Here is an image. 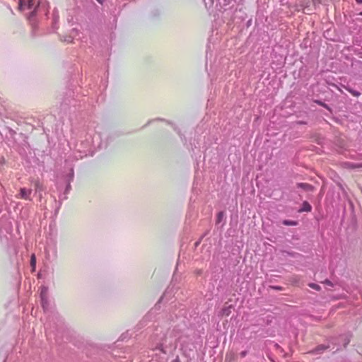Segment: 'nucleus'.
Here are the masks:
<instances>
[{"mask_svg":"<svg viewBox=\"0 0 362 362\" xmlns=\"http://www.w3.org/2000/svg\"><path fill=\"white\" fill-rule=\"evenodd\" d=\"M175 342L176 339L170 335L169 338L165 337V339L162 340V341L156 343V345L153 347L152 349L159 350L162 353L166 354L168 347L171 349L173 346H175Z\"/></svg>","mask_w":362,"mask_h":362,"instance_id":"f257e3e1","label":"nucleus"},{"mask_svg":"<svg viewBox=\"0 0 362 362\" xmlns=\"http://www.w3.org/2000/svg\"><path fill=\"white\" fill-rule=\"evenodd\" d=\"M32 193V189H26V188H21L19 194L16 195L17 198L23 199L25 200L31 201L30 194Z\"/></svg>","mask_w":362,"mask_h":362,"instance_id":"f03ea898","label":"nucleus"},{"mask_svg":"<svg viewBox=\"0 0 362 362\" xmlns=\"http://www.w3.org/2000/svg\"><path fill=\"white\" fill-rule=\"evenodd\" d=\"M35 6V0H28L25 1V0H19L18 7L20 10H23L25 8L28 9H32Z\"/></svg>","mask_w":362,"mask_h":362,"instance_id":"7ed1b4c3","label":"nucleus"},{"mask_svg":"<svg viewBox=\"0 0 362 362\" xmlns=\"http://www.w3.org/2000/svg\"><path fill=\"white\" fill-rule=\"evenodd\" d=\"M233 308V305H230L228 306H224L218 313V316L220 317H228L231 313V310Z\"/></svg>","mask_w":362,"mask_h":362,"instance_id":"20e7f679","label":"nucleus"},{"mask_svg":"<svg viewBox=\"0 0 362 362\" xmlns=\"http://www.w3.org/2000/svg\"><path fill=\"white\" fill-rule=\"evenodd\" d=\"M297 187L303 189L304 191L310 192L313 191L314 187L308 183L299 182L296 185Z\"/></svg>","mask_w":362,"mask_h":362,"instance_id":"39448f33","label":"nucleus"},{"mask_svg":"<svg viewBox=\"0 0 362 362\" xmlns=\"http://www.w3.org/2000/svg\"><path fill=\"white\" fill-rule=\"evenodd\" d=\"M33 183H34L35 192H42L45 190V187H44L43 184L39 180H34Z\"/></svg>","mask_w":362,"mask_h":362,"instance_id":"423d86ee","label":"nucleus"},{"mask_svg":"<svg viewBox=\"0 0 362 362\" xmlns=\"http://www.w3.org/2000/svg\"><path fill=\"white\" fill-rule=\"evenodd\" d=\"M342 87L347 91H349L354 96L358 97L361 95V93L359 91L354 90L349 86L342 85Z\"/></svg>","mask_w":362,"mask_h":362,"instance_id":"0eeeda50","label":"nucleus"},{"mask_svg":"<svg viewBox=\"0 0 362 362\" xmlns=\"http://www.w3.org/2000/svg\"><path fill=\"white\" fill-rule=\"evenodd\" d=\"M342 87L347 91H349L354 96L358 97L361 95V93L359 91L354 90L349 86L342 85Z\"/></svg>","mask_w":362,"mask_h":362,"instance_id":"6e6552de","label":"nucleus"},{"mask_svg":"<svg viewBox=\"0 0 362 362\" xmlns=\"http://www.w3.org/2000/svg\"><path fill=\"white\" fill-rule=\"evenodd\" d=\"M311 210H312L311 205L307 201H305L303 202L302 208L299 210V211L300 212H301V211L310 212V211H311Z\"/></svg>","mask_w":362,"mask_h":362,"instance_id":"1a4fd4ad","label":"nucleus"},{"mask_svg":"<svg viewBox=\"0 0 362 362\" xmlns=\"http://www.w3.org/2000/svg\"><path fill=\"white\" fill-rule=\"evenodd\" d=\"M41 300V305L44 310L45 312L49 310V300L48 297L47 298H42Z\"/></svg>","mask_w":362,"mask_h":362,"instance_id":"9d476101","label":"nucleus"},{"mask_svg":"<svg viewBox=\"0 0 362 362\" xmlns=\"http://www.w3.org/2000/svg\"><path fill=\"white\" fill-rule=\"evenodd\" d=\"M48 297V288L47 286H42L41 288L40 298Z\"/></svg>","mask_w":362,"mask_h":362,"instance_id":"9b49d317","label":"nucleus"},{"mask_svg":"<svg viewBox=\"0 0 362 362\" xmlns=\"http://www.w3.org/2000/svg\"><path fill=\"white\" fill-rule=\"evenodd\" d=\"M328 348L327 346H325V345H319L317 346L315 349L313 351L314 353H316V354H319V353H321L322 351H325V349H327Z\"/></svg>","mask_w":362,"mask_h":362,"instance_id":"f8f14e48","label":"nucleus"},{"mask_svg":"<svg viewBox=\"0 0 362 362\" xmlns=\"http://www.w3.org/2000/svg\"><path fill=\"white\" fill-rule=\"evenodd\" d=\"M315 103L318 104L319 105L326 108L327 110H328L330 112H332V109L329 107V106L328 105H327L326 103H325L324 102L321 101V100H315Z\"/></svg>","mask_w":362,"mask_h":362,"instance_id":"ddd939ff","label":"nucleus"},{"mask_svg":"<svg viewBox=\"0 0 362 362\" xmlns=\"http://www.w3.org/2000/svg\"><path fill=\"white\" fill-rule=\"evenodd\" d=\"M283 224L285 226H296L297 222L291 220H284L283 221Z\"/></svg>","mask_w":362,"mask_h":362,"instance_id":"4468645a","label":"nucleus"},{"mask_svg":"<svg viewBox=\"0 0 362 362\" xmlns=\"http://www.w3.org/2000/svg\"><path fill=\"white\" fill-rule=\"evenodd\" d=\"M308 286L313 289L316 290V291H320V289H321V287L318 284H315V283L308 284Z\"/></svg>","mask_w":362,"mask_h":362,"instance_id":"2eb2a0df","label":"nucleus"},{"mask_svg":"<svg viewBox=\"0 0 362 362\" xmlns=\"http://www.w3.org/2000/svg\"><path fill=\"white\" fill-rule=\"evenodd\" d=\"M59 16L57 14H53V29H57L56 25L58 23Z\"/></svg>","mask_w":362,"mask_h":362,"instance_id":"dca6fc26","label":"nucleus"},{"mask_svg":"<svg viewBox=\"0 0 362 362\" xmlns=\"http://www.w3.org/2000/svg\"><path fill=\"white\" fill-rule=\"evenodd\" d=\"M74 175V170H73V168H71V170H70V173L67 175V181H68V182H71L73 180Z\"/></svg>","mask_w":362,"mask_h":362,"instance_id":"f3484780","label":"nucleus"},{"mask_svg":"<svg viewBox=\"0 0 362 362\" xmlns=\"http://www.w3.org/2000/svg\"><path fill=\"white\" fill-rule=\"evenodd\" d=\"M223 215H224V214H223V211H220V212L218 213V214H217V219H216V223H220L222 221Z\"/></svg>","mask_w":362,"mask_h":362,"instance_id":"a211bd4d","label":"nucleus"},{"mask_svg":"<svg viewBox=\"0 0 362 362\" xmlns=\"http://www.w3.org/2000/svg\"><path fill=\"white\" fill-rule=\"evenodd\" d=\"M37 11V8L35 7L34 10L30 12L29 17H28L30 21H31L35 16Z\"/></svg>","mask_w":362,"mask_h":362,"instance_id":"6ab92c4d","label":"nucleus"},{"mask_svg":"<svg viewBox=\"0 0 362 362\" xmlns=\"http://www.w3.org/2000/svg\"><path fill=\"white\" fill-rule=\"evenodd\" d=\"M36 263L35 256L34 254L32 255L30 258V264L32 267H35Z\"/></svg>","mask_w":362,"mask_h":362,"instance_id":"aec40b11","label":"nucleus"},{"mask_svg":"<svg viewBox=\"0 0 362 362\" xmlns=\"http://www.w3.org/2000/svg\"><path fill=\"white\" fill-rule=\"evenodd\" d=\"M71 185H70V182H68L66 187V189L64 190V194H66L69 192V191L71 190Z\"/></svg>","mask_w":362,"mask_h":362,"instance_id":"412c9836","label":"nucleus"},{"mask_svg":"<svg viewBox=\"0 0 362 362\" xmlns=\"http://www.w3.org/2000/svg\"><path fill=\"white\" fill-rule=\"evenodd\" d=\"M270 288L272 289L276 290V291H282L283 288L279 286H270Z\"/></svg>","mask_w":362,"mask_h":362,"instance_id":"4be33fe9","label":"nucleus"},{"mask_svg":"<svg viewBox=\"0 0 362 362\" xmlns=\"http://www.w3.org/2000/svg\"><path fill=\"white\" fill-rule=\"evenodd\" d=\"M323 283L329 286H332V287L333 286V283L331 281H329V279L325 280V281H323Z\"/></svg>","mask_w":362,"mask_h":362,"instance_id":"5701e85b","label":"nucleus"},{"mask_svg":"<svg viewBox=\"0 0 362 362\" xmlns=\"http://www.w3.org/2000/svg\"><path fill=\"white\" fill-rule=\"evenodd\" d=\"M247 351H243L242 352H240V355L241 357H245L246 355H247Z\"/></svg>","mask_w":362,"mask_h":362,"instance_id":"b1692460","label":"nucleus"},{"mask_svg":"<svg viewBox=\"0 0 362 362\" xmlns=\"http://www.w3.org/2000/svg\"><path fill=\"white\" fill-rule=\"evenodd\" d=\"M172 362H180V358H179V356H176V358H175L174 360H173V361H172Z\"/></svg>","mask_w":362,"mask_h":362,"instance_id":"393cba45","label":"nucleus"},{"mask_svg":"<svg viewBox=\"0 0 362 362\" xmlns=\"http://www.w3.org/2000/svg\"><path fill=\"white\" fill-rule=\"evenodd\" d=\"M296 123L298 124H307L306 122H303V121H298V122H296Z\"/></svg>","mask_w":362,"mask_h":362,"instance_id":"a878e982","label":"nucleus"},{"mask_svg":"<svg viewBox=\"0 0 362 362\" xmlns=\"http://www.w3.org/2000/svg\"><path fill=\"white\" fill-rule=\"evenodd\" d=\"M352 167L353 168H360V167H362V164L352 165Z\"/></svg>","mask_w":362,"mask_h":362,"instance_id":"bb28decb","label":"nucleus"},{"mask_svg":"<svg viewBox=\"0 0 362 362\" xmlns=\"http://www.w3.org/2000/svg\"><path fill=\"white\" fill-rule=\"evenodd\" d=\"M99 4H103L105 0H96Z\"/></svg>","mask_w":362,"mask_h":362,"instance_id":"cd10ccee","label":"nucleus"},{"mask_svg":"<svg viewBox=\"0 0 362 362\" xmlns=\"http://www.w3.org/2000/svg\"><path fill=\"white\" fill-rule=\"evenodd\" d=\"M355 1L358 4H362V0H355Z\"/></svg>","mask_w":362,"mask_h":362,"instance_id":"c85d7f7f","label":"nucleus"},{"mask_svg":"<svg viewBox=\"0 0 362 362\" xmlns=\"http://www.w3.org/2000/svg\"><path fill=\"white\" fill-rule=\"evenodd\" d=\"M359 15H360V16H362V11L359 13Z\"/></svg>","mask_w":362,"mask_h":362,"instance_id":"c756f323","label":"nucleus"},{"mask_svg":"<svg viewBox=\"0 0 362 362\" xmlns=\"http://www.w3.org/2000/svg\"><path fill=\"white\" fill-rule=\"evenodd\" d=\"M361 57L362 58V52H361Z\"/></svg>","mask_w":362,"mask_h":362,"instance_id":"7c9ffc66","label":"nucleus"}]
</instances>
